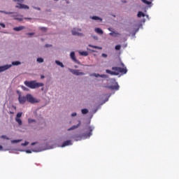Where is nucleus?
<instances>
[{
    "mask_svg": "<svg viewBox=\"0 0 179 179\" xmlns=\"http://www.w3.org/2000/svg\"><path fill=\"white\" fill-rule=\"evenodd\" d=\"M85 129H88V131H90V132L88 133H84L82 135H75L72 136V138L74 139V141H76V142H78L79 141H82V139H88L89 138H90L92 135H93V131H94V127L93 126H87L85 127Z\"/></svg>",
    "mask_w": 179,
    "mask_h": 179,
    "instance_id": "nucleus-1",
    "label": "nucleus"
},
{
    "mask_svg": "<svg viewBox=\"0 0 179 179\" xmlns=\"http://www.w3.org/2000/svg\"><path fill=\"white\" fill-rule=\"evenodd\" d=\"M121 66L123 68L112 67V71L106 69V73H109V75H112L115 76H117V75H120V73H123V75H125L127 72H128V70L127 69V67H125V64H124V63H121Z\"/></svg>",
    "mask_w": 179,
    "mask_h": 179,
    "instance_id": "nucleus-2",
    "label": "nucleus"
},
{
    "mask_svg": "<svg viewBox=\"0 0 179 179\" xmlns=\"http://www.w3.org/2000/svg\"><path fill=\"white\" fill-rule=\"evenodd\" d=\"M55 148V145L51 147L47 146V144H39L36 148H33L32 150H25L26 153L30 154L33 153V152H43V150H47L48 149H54ZM20 152H24V150H20Z\"/></svg>",
    "mask_w": 179,
    "mask_h": 179,
    "instance_id": "nucleus-3",
    "label": "nucleus"
},
{
    "mask_svg": "<svg viewBox=\"0 0 179 179\" xmlns=\"http://www.w3.org/2000/svg\"><path fill=\"white\" fill-rule=\"evenodd\" d=\"M24 85L29 89H38V87H43L44 86V83H37L36 80H31V81H24Z\"/></svg>",
    "mask_w": 179,
    "mask_h": 179,
    "instance_id": "nucleus-4",
    "label": "nucleus"
},
{
    "mask_svg": "<svg viewBox=\"0 0 179 179\" xmlns=\"http://www.w3.org/2000/svg\"><path fill=\"white\" fill-rule=\"evenodd\" d=\"M13 1L17 2V6H15V8H17V9H29V6L23 4L24 0H13Z\"/></svg>",
    "mask_w": 179,
    "mask_h": 179,
    "instance_id": "nucleus-5",
    "label": "nucleus"
},
{
    "mask_svg": "<svg viewBox=\"0 0 179 179\" xmlns=\"http://www.w3.org/2000/svg\"><path fill=\"white\" fill-rule=\"evenodd\" d=\"M28 124L32 129H37L38 125V123L37 122V120H36L34 119L29 118L28 119Z\"/></svg>",
    "mask_w": 179,
    "mask_h": 179,
    "instance_id": "nucleus-6",
    "label": "nucleus"
},
{
    "mask_svg": "<svg viewBox=\"0 0 179 179\" xmlns=\"http://www.w3.org/2000/svg\"><path fill=\"white\" fill-rule=\"evenodd\" d=\"M27 101H28V103H31V104H34V103H40V100L34 98L31 94H27Z\"/></svg>",
    "mask_w": 179,
    "mask_h": 179,
    "instance_id": "nucleus-7",
    "label": "nucleus"
},
{
    "mask_svg": "<svg viewBox=\"0 0 179 179\" xmlns=\"http://www.w3.org/2000/svg\"><path fill=\"white\" fill-rule=\"evenodd\" d=\"M80 31H82L81 29L73 28L71 30V34H72L73 36H77L78 37H83V36H85V34H83V33H80Z\"/></svg>",
    "mask_w": 179,
    "mask_h": 179,
    "instance_id": "nucleus-8",
    "label": "nucleus"
},
{
    "mask_svg": "<svg viewBox=\"0 0 179 179\" xmlns=\"http://www.w3.org/2000/svg\"><path fill=\"white\" fill-rule=\"evenodd\" d=\"M69 71L73 73V75H76V76H83V75H85V73L80 72L78 69H69Z\"/></svg>",
    "mask_w": 179,
    "mask_h": 179,
    "instance_id": "nucleus-9",
    "label": "nucleus"
},
{
    "mask_svg": "<svg viewBox=\"0 0 179 179\" xmlns=\"http://www.w3.org/2000/svg\"><path fill=\"white\" fill-rule=\"evenodd\" d=\"M90 76L92 77L94 76V78H102V79H107V78H108V76L106 75V74H99V73H92L90 74Z\"/></svg>",
    "mask_w": 179,
    "mask_h": 179,
    "instance_id": "nucleus-10",
    "label": "nucleus"
},
{
    "mask_svg": "<svg viewBox=\"0 0 179 179\" xmlns=\"http://www.w3.org/2000/svg\"><path fill=\"white\" fill-rule=\"evenodd\" d=\"M18 101L20 104H24V103L27 101V95L24 96L20 94L18 97Z\"/></svg>",
    "mask_w": 179,
    "mask_h": 179,
    "instance_id": "nucleus-11",
    "label": "nucleus"
},
{
    "mask_svg": "<svg viewBox=\"0 0 179 179\" xmlns=\"http://www.w3.org/2000/svg\"><path fill=\"white\" fill-rule=\"evenodd\" d=\"M12 68V65L6 64L4 66H0V73L5 72V71H8V69H10Z\"/></svg>",
    "mask_w": 179,
    "mask_h": 179,
    "instance_id": "nucleus-12",
    "label": "nucleus"
},
{
    "mask_svg": "<svg viewBox=\"0 0 179 179\" xmlns=\"http://www.w3.org/2000/svg\"><path fill=\"white\" fill-rule=\"evenodd\" d=\"M108 89H110L111 90H120V85H118V83H115V85H109L106 86Z\"/></svg>",
    "mask_w": 179,
    "mask_h": 179,
    "instance_id": "nucleus-13",
    "label": "nucleus"
},
{
    "mask_svg": "<svg viewBox=\"0 0 179 179\" xmlns=\"http://www.w3.org/2000/svg\"><path fill=\"white\" fill-rule=\"evenodd\" d=\"M78 124L72 126L71 127L68 129V131H73L74 129H78V128L80 127V124H82V122L80 121V120H78Z\"/></svg>",
    "mask_w": 179,
    "mask_h": 179,
    "instance_id": "nucleus-14",
    "label": "nucleus"
},
{
    "mask_svg": "<svg viewBox=\"0 0 179 179\" xmlns=\"http://www.w3.org/2000/svg\"><path fill=\"white\" fill-rule=\"evenodd\" d=\"M71 145H73L72 143V141L67 140L63 143V144L61 145V148H65L66 146H71Z\"/></svg>",
    "mask_w": 179,
    "mask_h": 179,
    "instance_id": "nucleus-15",
    "label": "nucleus"
},
{
    "mask_svg": "<svg viewBox=\"0 0 179 179\" xmlns=\"http://www.w3.org/2000/svg\"><path fill=\"white\" fill-rule=\"evenodd\" d=\"M70 57L73 61V62H76V64H78L79 62L78 59H76V57L75 56V52H71L70 53Z\"/></svg>",
    "mask_w": 179,
    "mask_h": 179,
    "instance_id": "nucleus-16",
    "label": "nucleus"
},
{
    "mask_svg": "<svg viewBox=\"0 0 179 179\" xmlns=\"http://www.w3.org/2000/svg\"><path fill=\"white\" fill-rule=\"evenodd\" d=\"M24 29H26V27L24 26H20V27H14L13 29L15 31H21V30H24Z\"/></svg>",
    "mask_w": 179,
    "mask_h": 179,
    "instance_id": "nucleus-17",
    "label": "nucleus"
},
{
    "mask_svg": "<svg viewBox=\"0 0 179 179\" xmlns=\"http://www.w3.org/2000/svg\"><path fill=\"white\" fill-rule=\"evenodd\" d=\"M90 19H92V20H99V22H103V19L100 17H98V16H91L90 17Z\"/></svg>",
    "mask_w": 179,
    "mask_h": 179,
    "instance_id": "nucleus-18",
    "label": "nucleus"
},
{
    "mask_svg": "<svg viewBox=\"0 0 179 179\" xmlns=\"http://www.w3.org/2000/svg\"><path fill=\"white\" fill-rule=\"evenodd\" d=\"M22 64V62H20V61H15V62H12L11 64V66H17L19 65H21Z\"/></svg>",
    "mask_w": 179,
    "mask_h": 179,
    "instance_id": "nucleus-19",
    "label": "nucleus"
},
{
    "mask_svg": "<svg viewBox=\"0 0 179 179\" xmlns=\"http://www.w3.org/2000/svg\"><path fill=\"white\" fill-rule=\"evenodd\" d=\"M55 62L57 65H58V66H60L61 68H65V66L64 65V64L59 62V60H55Z\"/></svg>",
    "mask_w": 179,
    "mask_h": 179,
    "instance_id": "nucleus-20",
    "label": "nucleus"
},
{
    "mask_svg": "<svg viewBox=\"0 0 179 179\" xmlns=\"http://www.w3.org/2000/svg\"><path fill=\"white\" fill-rule=\"evenodd\" d=\"M0 13H5V15H15L16 13L0 10Z\"/></svg>",
    "mask_w": 179,
    "mask_h": 179,
    "instance_id": "nucleus-21",
    "label": "nucleus"
},
{
    "mask_svg": "<svg viewBox=\"0 0 179 179\" xmlns=\"http://www.w3.org/2000/svg\"><path fill=\"white\" fill-rule=\"evenodd\" d=\"M137 16L138 17H145L146 15L142 11H138Z\"/></svg>",
    "mask_w": 179,
    "mask_h": 179,
    "instance_id": "nucleus-22",
    "label": "nucleus"
},
{
    "mask_svg": "<svg viewBox=\"0 0 179 179\" xmlns=\"http://www.w3.org/2000/svg\"><path fill=\"white\" fill-rule=\"evenodd\" d=\"M15 121H16V122H17V124L20 127L23 125V122H22L21 118H15Z\"/></svg>",
    "mask_w": 179,
    "mask_h": 179,
    "instance_id": "nucleus-23",
    "label": "nucleus"
},
{
    "mask_svg": "<svg viewBox=\"0 0 179 179\" xmlns=\"http://www.w3.org/2000/svg\"><path fill=\"white\" fill-rule=\"evenodd\" d=\"M95 31L98 34H103V29H100V28H95Z\"/></svg>",
    "mask_w": 179,
    "mask_h": 179,
    "instance_id": "nucleus-24",
    "label": "nucleus"
},
{
    "mask_svg": "<svg viewBox=\"0 0 179 179\" xmlns=\"http://www.w3.org/2000/svg\"><path fill=\"white\" fill-rule=\"evenodd\" d=\"M109 36H112L113 37H117V36H120V33L112 31L109 34Z\"/></svg>",
    "mask_w": 179,
    "mask_h": 179,
    "instance_id": "nucleus-25",
    "label": "nucleus"
},
{
    "mask_svg": "<svg viewBox=\"0 0 179 179\" xmlns=\"http://www.w3.org/2000/svg\"><path fill=\"white\" fill-rule=\"evenodd\" d=\"M88 47H91V48H96V50H103V48L100 47V46H96V45H88Z\"/></svg>",
    "mask_w": 179,
    "mask_h": 179,
    "instance_id": "nucleus-26",
    "label": "nucleus"
},
{
    "mask_svg": "<svg viewBox=\"0 0 179 179\" xmlns=\"http://www.w3.org/2000/svg\"><path fill=\"white\" fill-rule=\"evenodd\" d=\"M80 55H82L83 57H87L89 55V52L86 51L79 52Z\"/></svg>",
    "mask_w": 179,
    "mask_h": 179,
    "instance_id": "nucleus-27",
    "label": "nucleus"
},
{
    "mask_svg": "<svg viewBox=\"0 0 179 179\" xmlns=\"http://www.w3.org/2000/svg\"><path fill=\"white\" fill-rule=\"evenodd\" d=\"M36 62H38V64H43V62H44V59L43 57H38L36 59Z\"/></svg>",
    "mask_w": 179,
    "mask_h": 179,
    "instance_id": "nucleus-28",
    "label": "nucleus"
},
{
    "mask_svg": "<svg viewBox=\"0 0 179 179\" xmlns=\"http://www.w3.org/2000/svg\"><path fill=\"white\" fill-rule=\"evenodd\" d=\"M141 27L142 28V24H141L135 30V32L133 33L132 36H135V34H136V33H138L139 31V28Z\"/></svg>",
    "mask_w": 179,
    "mask_h": 179,
    "instance_id": "nucleus-29",
    "label": "nucleus"
},
{
    "mask_svg": "<svg viewBox=\"0 0 179 179\" xmlns=\"http://www.w3.org/2000/svg\"><path fill=\"white\" fill-rule=\"evenodd\" d=\"M81 113L82 114H87V113H89V110H87V108H83L81 110Z\"/></svg>",
    "mask_w": 179,
    "mask_h": 179,
    "instance_id": "nucleus-30",
    "label": "nucleus"
},
{
    "mask_svg": "<svg viewBox=\"0 0 179 179\" xmlns=\"http://www.w3.org/2000/svg\"><path fill=\"white\" fill-rule=\"evenodd\" d=\"M141 1L143 3H145V5H151L152 2L148 1V0H141Z\"/></svg>",
    "mask_w": 179,
    "mask_h": 179,
    "instance_id": "nucleus-31",
    "label": "nucleus"
},
{
    "mask_svg": "<svg viewBox=\"0 0 179 179\" xmlns=\"http://www.w3.org/2000/svg\"><path fill=\"white\" fill-rule=\"evenodd\" d=\"M20 142H22V139L11 141V143H19Z\"/></svg>",
    "mask_w": 179,
    "mask_h": 179,
    "instance_id": "nucleus-32",
    "label": "nucleus"
},
{
    "mask_svg": "<svg viewBox=\"0 0 179 179\" xmlns=\"http://www.w3.org/2000/svg\"><path fill=\"white\" fill-rule=\"evenodd\" d=\"M22 114H23V113H22V112L17 113L15 118H20L22 117Z\"/></svg>",
    "mask_w": 179,
    "mask_h": 179,
    "instance_id": "nucleus-33",
    "label": "nucleus"
},
{
    "mask_svg": "<svg viewBox=\"0 0 179 179\" xmlns=\"http://www.w3.org/2000/svg\"><path fill=\"white\" fill-rule=\"evenodd\" d=\"M110 96H111V94H110L108 95V96L106 99V100H105L103 103H101V104L103 105V104H104L106 102L108 101V99H110Z\"/></svg>",
    "mask_w": 179,
    "mask_h": 179,
    "instance_id": "nucleus-34",
    "label": "nucleus"
},
{
    "mask_svg": "<svg viewBox=\"0 0 179 179\" xmlns=\"http://www.w3.org/2000/svg\"><path fill=\"white\" fill-rule=\"evenodd\" d=\"M39 29L41 30V31H47V28L44 27H40Z\"/></svg>",
    "mask_w": 179,
    "mask_h": 179,
    "instance_id": "nucleus-35",
    "label": "nucleus"
},
{
    "mask_svg": "<svg viewBox=\"0 0 179 179\" xmlns=\"http://www.w3.org/2000/svg\"><path fill=\"white\" fill-rule=\"evenodd\" d=\"M35 33L34 32H31V33H27V36L29 37H33L34 36Z\"/></svg>",
    "mask_w": 179,
    "mask_h": 179,
    "instance_id": "nucleus-36",
    "label": "nucleus"
},
{
    "mask_svg": "<svg viewBox=\"0 0 179 179\" xmlns=\"http://www.w3.org/2000/svg\"><path fill=\"white\" fill-rule=\"evenodd\" d=\"M115 50H116L117 51H120V50H121V45H117L115 47Z\"/></svg>",
    "mask_w": 179,
    "mask_h": 179,
    "instance_id": "nucleus-37",
    "label": "nucleus"
},
{
    "mask_svg": "<svg viewBox=\"0 0 179 179\" xmlns=\"http://www.w3.org/2000/svg\"><path fill=\"white\" fill-rule=\"evenodd\" d=\"M1 139H6L7 141H9V138L7 137V136H5V135L1 136Z\"/></svg>",
    "mask_w": 179,
    "mask_h": 179,
    "instance_id": "nucleus-38",
    "label": "nucleus"
},
{
    "mask_svg": "<svg viewBox=\"0 0 179 179\" xmlns=\"http://www.w3.org/2000/svg\"><path fill=\"white\" fill-rule=\"evenodd\" d=\"M6 150H8V149H3V147L0 145V152H6Z\"/></svg>",
    "mask_w": 179,
    "mask_h": 179,
    "instance_id": "nucleus-39",
    "label": "nucleus"
},
{
    "mask_svg": "<svg viewBox=\"0 0 179 179\" xmlns=\"http://www.w3.org/2000/svg\"><path fill=\"white\" fill-rule=\"evenodd\" d=\"M29 145L28 141H25L24 143H21V146H27Z\"/></svg>",
    "mask_w": 179,
    "mask_h": 179,
    "instance_id": "nucleus-40",
    "label": "nucleus"
},
{
    "mask_svg": "<svg viewBox=\"0 0 179 179\" xmlns=\"http://www.w3.org/2000/svg\"><path fill=\"white\" fill-rule=\"evenodd\" d=\"M14 19H15V20H18V22H22L23 21V18H20V17H15Z\"/></svg>",
    "mask_w": 179,
    "mask_h": 179,
    "instance_id": "nucleus-41",
    "label": "nucleus"
},
{
    "mask_svg": "<svg viewBox=\"0 0 179 179\" xmlns=\"http://www.w3.org/2000/svg\"><path fill=\"white\" fill-rule=\"evenodd\" d=\"M22 90H24L25 92H29V88L24 87V86H22L21 87Z\"/></svg>",
    "mask_w": 179,
    "mask_h": 179,
    "instance_id": "nucleus-42",
    "label": "nucleus"
},
{
    "mask_svg": "<svg viewBox=\"0 0 179 179\" xmlns=\"http://www.w3.org/2000/svg\"><path fill=\"white\" fill-rule=\"evenodd\" d=\"M0 26H1V27H3V29H5L6 27V25H5V24L0 22Z\"/></svg>",
    "mask_w": 179,
    "mask_h": 179,
    "instance_id": "nucleus-43",
    "label": "nucleus"
},
{
    "mask_svg": "<svg viewBox=\"0 0 179 179\" xmlns=\"http://www.w3.org/2000/svg\"><path fill=\"white\" fill-rule=\"evenodd\" d=\"M101 57H103V58H107L108 55H107V54L102 53Z\"/></svg>",
    "mask_w": 179,
    "mask_h": 179,
    "instance_id": "nucleus-44",
    "label": "nucleus"
},
{
    "mask_svg": "<svg viewBox=\"0 0 179 179\" xmlns=\"http://www.w3.org/2000/svg\"><path fill=\"white\" fill-rule=\"evenodd\" d=\"M45 48H50V47H52V45H50V44H45Z\"/></svg>",
    "mask_w": 179,
    "mask_h": 179,
    "instance_id": "nucleus-45",
    "label": "nucleus"
},
{
    "mask_svg": "<svg viewBox=\"0 0 179 179\" xmlns=\"http://www.w3.org/2000/svg\"><path fill=\"white\" fill-rule=\"evenodd\" d=\"M32 8H33L34 9H36V10H41L40 7L32 6Z\"/></svg>",
    "mask_w": 179,
    "mask_h": 179,
    "instance_id": "nucleus-46",
    "label": "nucleus"
},
{
    "mask_svg": "<svg viewBox=\"0 0 179 179\" xmlns=\"http://www.w3.org/2000/svg\"><path fill=\"white\" fill-rule=\"evenodd\" d=\"M71 117H76V115H78V113H71Z\"/></svg>",
    "mask_w": 179,
    "mask_h": 179,
    "instance_id": "nucleus-47",
    "label": "nucleus"
},
{
    "mask_svg": "<svg viewBox=\"0 0 179 179\" xmlns=\"http://www.w3.org/2000/svg\"><path fill=\"white\" fill-rule=\"evenodd\" d=\"M99 108H100V106H98V108L94 110V114H96V113H97V110H99Z\"/></svg>",
    "mask_w": 179,
    "mask_h": 179,
    "instance_id": "nucleus-48",
    "label": "nucleus"
},
{
    "mask_svg": "<svg viewBox=\"0 0 179 179\" xmlns=\"http://www.w3.org/2000/svg\"><path fill=\"white\" fill-rule=\"evenodd\" d=\"M37 142L31 143V146H34V145H37Z\"/></svg>",
    "mask_w": 179,
    "mask_h": 179,
    "instance_id": "nucleus-49",
    "label": "nucleus"
},
{
    "mask_svg": "<svg viewBox=\"0 0 179 179\" xmlns=\"http://www.w3.org/2000/svg\"><path fill=\"white\" fill-rule=\"evenodd\" d=\"M93 38H94V40H99V37H97L96 36H94Z\"/></svg>",
    "mask_w": 179,
    "mask_h": 179,
    "instance_id": "nucleus-50",
    "label": "nucleus"
},
{
    "mask_svg": "<svg viewBox=\"0 0 179 179\" xmlns=\"http://www.w3.org/2000/svg\"><path fill=\"white\" fill-rule=\"evenodd\" d=\"M25 20H31V18H30V17H25Z\"/></svg>",
    "mask_w": 179,
    "mask_h": 179,
    "instance_id": "nucleus-51",
    "label": "nucleus"
},
{
    "mask_svg": "<svg viewBox=\"0 0 179 179\" xmlns=\"http://www.w3.org/2000/svg\"><path fill=\"white\" fill-rule=\"evenodd\" d=\"M108 30L109 31H111V33H112V31H113V28H108Z\"/></svg>",
    "mask_w": 179,
    "mask_h": 179,
    "instance_id": "nucleus-52",
    "label": "nucleus"
},
{
    "mask_svg": "<svg viewBox=\"0 0 179 179\" xmlns=\"http://www.w3.org/2000/svg\"><path fill=\"white\" fill-rule=\"evenodd\" d=\"M44 78H45V76H41V79H44Z\"/></svg>",
    "mask_w": 179,
    "mask_h": 179,
    "instance_id": "nucleus-53",
    "label": "nucleus"
},
{
    "mask_svg": "<svg viewBox=\"0 0 179 179\" xmlns=\"http://www.w3.org/2000/svg\"><path fill=\"white\" fill-rule=\"evenodd\" d=\"M111 16H113V17H115V15L111 14Z\"/></svg>",
    "mask_w": 179,
    "mask_h": 179,
    "instance_id": "nucleus-54",
    "label": "nucleus"
},
{
    "mask_svg": "<svg viewBox=\"0 0 179 179\" xmlns=\"http://www.w3.org/2000/svg\"><path fill=\"white\" fill-rule=\"evenodd\" d=\"M145 16H146L147 19H149V15H147Z\"/></svg>",
    "mask_w": 179,
    "mask_h": 179,
    "instance_id": "nucleus-55",
    "label": "nucleus"
},
{
    "mask_svg": "<svg viewBox=\"0 0 179 179\" xmlns=\"http://www.w3.org/2000/svg\"><path fill=\"white\" fill-rule=\"evenodd\" d=\"M15 16H16V15H12V17H15Z\"/></svg>",
    "mask_w": 179,
    "mask_h": 179,
    "instance_id": "nucleus-56",
    "label": "nucleus"
},
{
    "mask_svg": "<svg viewBox=\"0 0 179 179\" xmlns=\"http://www.w3.org/2000/svg\"><path fill=\"white\" fill-rule=\"evenodd\" d=\"M92 52H96V51H95V50H92Z\"/></svg>",
    "mask_w": 179,
    "mask_h": 179,
    "instance_id": "nucleus-57",
    "label": "nucleus"
},
{
    "mask_svg": "<svg viewBox=\"0 0 179 179\" xmlns=\"http://www.w3.org/2000/svg\"><path fill=\"white\" fill-rule=\"evenodd\" d=\"M74 68H78V66H74Z\"/></svg>",
    "mask_w": 179,
    "mask_h": 179,
    "instance_id": "nucleus-58",
    "label": "nucleus"
},
{
    "mask_svg": "<svg viewBox=\"0 0 179 179\" xmlns=\"http://www.w3.org/2000/svg\"><path fill=\"white\" fill-rule=\"evenodd\" d=\"M10 114H13V112H10Z\"/></svg>",
    "mask_w": 179,
    "mask_h": 179,
    "instance_id": "nucleus-59",
    "label": "nucleus"
},
{
    "mask_svg": "<svg viewBox=\"0 0 179 179\" xmlns=\"http://www.w3.org/2000/svg\"><path fill=\"white\" fill-rule=\"evenodd\" d=\"M151 1H154V0H151Z\"/></svg>",
    "mask_w": 179,
    "mask_h": 179,
    "instance_id": "nucleus-60",
    "label": "nucleus"
}]
</instances>
